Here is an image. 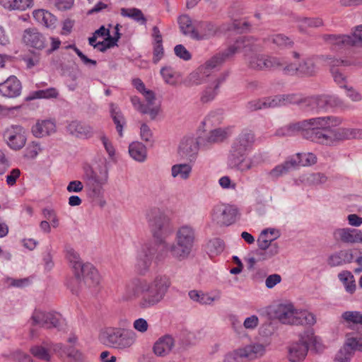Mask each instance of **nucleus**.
I'll list each match as a JSON object with an SVG mask.
<instances>
[{"label":"nucleus","instance_id":"nucleus-1","mask_svg":"<svg viewBox=\"0 0 362 362\" xmlns=\"http://www.w3.org/2000/svg\"><path fill=\"white\" fill-rule=\"evenodd\" d=\"M146 218L153 237L160 245L156 256V262H163L169 257L177 261L187 259L194 247L196 240L194 228L189 225H182L175 233V243L166 241L164 233L167 230L170 219L158 207H151L146 211Z\"/></svg>","mask_w":362,"mask_h":362},{"label":"nucleus","instance_id":"nucleus-2","mask_svg":"<svg viewBox=\"0 0 362 362\" xmlns=\"http://www.w3.org/2000/svg\"><path fill=\"white\" fill-rule=\"evenodd\" d=\"M341 123L342 119L338 117H315L282 127L276 134L291 136L300 132L303 138L329 146L344 140L362 138L360 129L337 128Z\"/></svg>","mask_w":362,"mask_h":362},{"label":"nucleus","instance_id":"nucleus-3","mask_svg":"<svg viewBox=\"0 0 362 362\" xmlns=\"http://www.w3.org/2000/svg\"><path fill=\"white\" fill-rule=\"evenodd\" d=\"M255 141V135L250 130H243L234 141L228 159V165L231 169L245 173L265 161L262 153H255L251 157L245 155Z\"/></svg>","mask_w":362,"mask_h":362},{"label":"nucleus","instance_id":"nucleus-4","mask_svg":"<svg viewBox=\"0 0 362 362\" xmlns=\"http://www.w3.org/2000/svg\"><path fill=\"white\" fill-rule=\"evenodd\" d=\"M66 258L72 267L76 277L68 284V287L74 294H78V288L76 286L82 284L88 287H95L99 284L100 275L98 270L90 263L83 264L79 255L71 247L66 248Z\"/></svg>","mask_w":362,"mask_h":362},{"label":"nucleus","instance_id":"nucleus-5","mask_svg":"<svg viewBox=\"0 0 362 362\" xmlns=\"http://www.w3.org/2000/svg\"><path fill=\"white\" fill-rule=\"evenodd\" d=\"M170 286V279L165 274H158L151 281L143 279L139 307L146 310L156 306L164 300Z\"/></svg>","mask_w":362,"mask_h":362},{"label":"nucleus","instance_id":"nucleus-6","mask_svg":"<svg viewBox=\"0 0 362 362\" xmlns=\"http://www.w3.org/2000/svg\"><path fill=\"white\" fill-rule=\"evenodd\" d=\"M103 344L118 350L131 348L136 341V334L132 329L108 327L101 334Z\"/></svg>","mask_w":362,"mask_h":362},{"label":"nucleus","instance_id":"nucleus-7","mask_svg":"<svg viewBox=\"0 0 362 362\" xmlns=\"http://www.w3.org/2000/svg\"><path fill=\"white\" fill-rule=\"evenodd\" d=\"M265 346L259 343H252L238 348L226 354L224 362H247L262 356L265 353Z\"/></svg>","mask_w":362,"mask_h":362},{"label":"nucleus","instance_id":"nucleus-8","mask_svg":"<svg viewBox=\"0 0 362 362\" xmlns=\"http://www.w3.org/2000/svg\"><path fill=\"white\" fill-rule=\"evenodd\" d=\"M317 338L311 332L300 336L298 341L291 344L288 347V358L291 362H302L307 356L310 345H316Z\"/></svg>","mask_w":362,"mask_h":362},{"label":"nucleus","instance_id":"nucleus-9","mask_svg":"<svg viewBox=\"0 0 362 362\" xmlns=\"http://www.w3.org/2000/svg\"><path fill=\"white\" fill-rule=\"evenodd\" d=\"M246 61L250 69L257 71L279 69L285 64L284 59L264 54L249 56Z\"/></svg>","mask_w":362,"mask_h":362},{"label":"nucleus","instance_id":"nucleus-10","mask_svg":"<svg viewBox=\"0 0 362 362\" xmlns=\"http://www.w3.org/2000/svg\"><path fill=\"white\" fill-rule=\"evenodd\" d=\"M238 209L235 206L226 204H218L211 212V221L219 226H228L235 223Z\"/></svg>","mask_w":362,"mask_h":362},{"label":"nucleus","instance_id":"nucleus-11","mask_svg":"<svg viewBox=\"0 0 362 362\" xmlns=\"http://www.w3.org/2000/svg\"><path fill=\"white\" fill-rule=\"evenodd\" d=\"M30 320L32 325H39L46 329L58 328L62 323L60 314L54 312H44L35 310Z\"/></svg>","mask_w":362,"mask_h":362},{"label":"nucleus","instance_id":"nucleus-12","mask_svg":"<svg viewBox=\"0 0 362 362\" xmlns=\"http://www.w3.org/2000/svg\"><path fill=\"white\" fill-rule=\"evenodd\" d=\"M158 251L159 250L156 251L150 243L144 244L141 247L137 254L135 264V267L140 274H144L148 271L153 259L157 264L160 262L156 261V256Z\"/></svg>","mask_w":362,"mask_h":362},{"label":"nucleus","instance_id":"nucleus-13","mask_svg":"<svg viewBox=\"0 0 362 362\" xmlns=\"http://www.w3.org/2000/svg\"><path fill=\"white\" fill-rule=\"evenodd\" d=\"M199 148L204 149L201 144L200 136L197 139L184 137L180 143L178 153L181 157L189 161H194L197 156Z\"/></svg>","mask_w":362,"mask_h":362},{"label":"nucleus","instance_id":"nucleus-14","mask_svg":"<svg viewBox=\"0 0 362 362\" xmlns=\"http://www.w3.org/2000/svg\"><path fill=\"white\" fill-rule=\"evenodd\" d=\"M325 39L336 45H349L359 47L362 45V24L354 28L351 35H327Z\"/></svg>","mask_w":362,"mask_h":362},{"label":"nucleus","instance_id":"nucleus-15","mask_svg":"<svg viewBox=\"0 0 362 362\" xmlns=\"http://www.w3.org/2000/svg\"><path fill=\"white\" fill-rule=\"evenodd\" d=\"M8 146L13 150L21 149L26 143L24 129L18 125L8 128L4 134Z\"/></svg>","mask_w":362,"mask_h":362},{"label":"nucleus","instance_id":"nucleus-16","mask_svg":"<svg viewBox=\"0 0 362 362\" xmlns=\"http://www.w3.org/2000/svg\"><path fill=\"white\" fill-rule=\"evenodd\" d=\"M23 42L28 47L42 50L47 46L46 37L35 28L25 29L22 35Z\"/></svg>","mask_w":362,"mask_h":362},{"label":"nucleus","instance_id":"nucleus-17","mask_svg":"<svg viewBox=\"0 0 362 362\" xmlns=\"http://www.w3.org/2000/svg\"><path fill=\"white\" fill-rule=\"evenodd\" d=\"M21 83L15 76H10L0 83V94L4 98H17L21 95Z\"/></svg>","mask_w":362,"mask_h":362},{"label":"nucleus","instance_id":"nucleus-18","mask_svg":"<svg viewBox=\"0 0 362 362\" xmlns=\"http://www.w3.org/2000/svg\"><path fill=\"white\" fill-rule=\"evenodd\" d=\"M296 310L292 303H280L274 308L273 313L281 322L293 325Z\"/></svg>","mask_w":362,"mask_h":362},{"label":"nucleus","instance_id":"nucleus-19","mask_svg":"<svg viewBox=\"0 0 362 362\" xmlns=\"http://www.w3.org/2000/svg\"><path fill=\"white\" fill-rule=\"evenodd\" d=\"M257 39L252 36L239 37L235 42L227 49V56H233L239 51H252L255 49Z\"/></svg>","mask_w":362,"mask_h":362},{"label":"nucleus","instance_id":"nucleus-20","mask_svg":"<svg viewBox=\"0 0 362 362\" xmlns=\"http://www.w3.org/2000/svg\"><path fill=\"white\" fill-rule=\"evenodd\" d=\"M175 346V340L171 335L165 334L158 338L153 344V351L159 357L168 356Z\"/></svg>","mask_w":362,"mask_h":362},{"label":"nucleus","instance_id":"nucleus-21","mask_svg":"<svg viewBox=\"0 0 362 362\" xmlns=\"http://www.w3.org/2000/svg\"><path fill=\"white\" fill-rule=\"evenodd\" d=\"M228 129L217 128L211 130L204 136H200L201 144L204 149H208L213 144L225 140L229 136Z\"/></svg>","mask_w":362,"mask_h":362},{"label":"nucleus","instance_id":"nucleus-22","mask_svg":"<svg viewBox=\"0 0 362 362\" xmlns=\"http://www.w3.org/2000/svg\"><path fill=\"white\" fill-rule=\"evenodd\" d=\"M143 279H134L125 284L122 293V300L129 301L142 294Z\"/></svg>","mask_w":362,"mask_h":362},{"label":"nucleus","instance_id":"nucleus-23","mask_svg":"<svg viewBox=\"0 0 362 362\" xmlns=\"http://www.w3.org/2000/svg\"><path fill=\"white\" fill-rule=\"evenodd\" d=\"M83 178L84 182L106 184L108 180V171L105 168L97 171L94 170L90 166L86 165L83 167Z\"/></svg>","mask_w":362,"mask_h":362},{"label":"nucleus","instance_id":"nucleus-24","mask_svg":"<svg viewBox=\"0 0 362 362\" xmlns=\"http://www.w3.org/2000/svg\"><path fill=\"white\" fill-rule=\"evenodd\" d=\"M194 31L193 39L202 40L215 35L217 32V28L209 22L196 21Z\"/></svg>","mask_w":362,"mask_h":362},{"label":"nucleus","instance_id":"nucleus-25","mask_svg":"<svg viewBox=\"0 0 362 362\" xmlns=\"http://www.w3.org/2000/svg\"><path fill=\"white\" fill-rule=\"evenodd\" d=\"M55 131V123L50 119L38 120L31 129L32 134L37 138L49 136Z\"/></svg>","mask_w":362,"mask_h":362},{"label":"nucleus","instance_id":"nucleus-26","mask_svg":"<svg viewBox=\"0 0 362 362\" xmlns=\"http://www.w3.org/2000/svg\"><path fill=\"white\" fill-rule=\"evenodd\" d=\"M353 259L354 255L351 250H341L328 257L327 264L331 267H335L351 263Z\"/></svg>","mask_w":362,"mask_h":362},{"label":"nucleus","instance_id":"nucleus-27","mask_svg":"<svg viewBox=\"0 0 362 362\" xmlns=\"http://www.w3.org/2000/svg\"><path fill=\"white\" fill-rule=\"evenodd\" d=\"M189 298L201 305H211L214 301H217L221 298V292L216 291L213 295L204 293L201 291L192 290L189 292Z\"/></svg>","mask_w":362,"mask_h":362},{"label":"nucleus","instance_id":"nucleus-28","mask_svg":"<svg viewBox=\"0 0 362 362\" xmlns=\"http://www.w3.org/2000/svg\"><path fill=\"white\" fill-rule=\"evenodd\" d=\"M33 15L37 23L47 28L52 30L56 28L57 19L50 12L44 9H38L34 11Z\"/></svg>","mask_w":362,"mask_h":362},{"label":"nucleus","instance_id":"nucleus-29","mask_svg":"<svg viewBox=\"0 0 362 362\" xmlns=\"http://www.w3.org/2000/svg\"><path fill=\"white\" fill-rule=\"evenodd\" d=\"M357 229L351 228H337L333 232V237L335 240L343 243H356Z\"/></svg>","mask_w":362,"mask_h":362},{"label":"nucleus","instance_id":"nucleus-30","mask_svg":"<svg viewBox=\"0 0 362 362\" xmlns=\"http://www.w3.org/2000/svg\"><path fill=\"white\" fill-rule=\"evenodd\" d=\"M66 128L71 134L77 137H90L93 135V128L90 126L78 121H72Z\"/></svg>","mask_w":362,"mask_h":362},{"label":"nucleus","instance_id":"nucleus-31","mask_svg":"<svg viewBox=\"0 0 362 362\" xmlns=\"http://www.w3.org/2000/svg\"><path fill=\"white\" fill-rule=\"evenodd\" d=\"M226 76H221L216 78L211 85L209 86L202 93L201 101L206 103L212 101L217 95L220 85L225 81Z\"/></svg>","mask_w":362,"mask_h":362},{"label":"nucleus","instance_id":"nucleus-32","mask_svg":"<svg viewBox=\"0 0 362 362\" xmlns=\"http://www.w3.org/2000/svg\"><path fill=\"white\" fill-rule=\"evenodd\" d=\"M317 70V59L315 57L306 58L298 65V75L301 76H314Z\"/></svg>","mask_w":362,"mask_h":362},{"label":"nucleus","instance_id":"nucleus-33","mask_svg":"<svg viewBox=\"0 0 362 362\" xmlns=\"http://www.w3.org/2000/svg\"><path fill=\"white\" fill-rule=\"evenodd\" d=\"M192 171V166L189 163L175 164L171 167V176L173 178L187 180L189 178Z\"/></svg>","mask_w":362,"mask_h":362},{"label":"nucleus","instance_id":"nucleus-34","mask_svg":"<svg viewBox=\"0 0 362 362\" xmlns=\"http://www.w3.org/2000/svg\"><path fill=\"white\" fill-rule=\"evenodd\" d=\"M295 163L294 160L288 158L284 163L275 166L269 172L268 175L272 179H278L281 176L288 173L290 170L294 169L293 165Z\"/></svg>","mask_w":362,"mask_h":362},{"label":"nucleus","instance_id":"nucleus-35","mask_svg":"<svg viewBox=\"0 0 362 362\" xmlns=\"http://www.w3.org/2000/svg\"><path fill=\"white\" fill-rule=\"evenodd\" d=\"M130 156L138 162H144L147 156L146 146L141 142H132L129 146Z\"/></svg>","mask_w":362,"mask_h":362},{"label":"nucleus","instance_id":"nucleus-36","mask_svg":"<svg viewBox=\"0 0 362 362\" xmlns=\"http://www.w3.org/2000/svg\"><path fill=\"white\" fill-rule=\"evenodd\" d=\"M293 325L312 326L316 322L315 315L308 310H296Z\"/></svg>","mask_w":362,"mask_h":362},{"label":"nucleus","instance_id":"nucleus-37","mask_svg":"<svg viewBox=\"0 0 362 362\" xmlns=\"http://www.w3.org/2000/svg\"><path fill=\"white\" fill-rule=\"evenodd\" d=\"M291 160H294V168L298 166H309L312 165L317 162V157L313 153H298L295 156L290 158Z\"/></svg>","mask_w":362,"mask_h":362},{"label":"nucleus","instance_id":"nucleus-38","mask_svg":"<svg viewBox=\"0 0 362 362\" xmlns=\"http://www.w3.org/2000/svg\"><path fill=\"white\" fill-rule=\"evenodd\" d=\"M177 21L181 32L184 35H189L193 39L196 28V21L192 23L190 18L187 15L180 16Z\"/></svg>","mask_w":362,"mask_h":362},{"label":"nucleus","instance_id":"nucleus-39","mask_svg":"<svg viewBox=\"0 0 362 362\" xmlns=\"http://www.w3.org/2000/svg\"><path fill=\"white\" fill-rule=\"evenodd\" d=\"M339 281L343 284L347 293L353 294L356 291L354 276L349 271H342L338 274Z\"/></svg>","mask_w":362,"mask_h":362},{"label":"nucleus","instance_id":"nucleus-40","mask_svg":"<svg viewBox=\"0 0 362 362\" xmlns=\"http://www.w3.org/2000/svg\"><path fill=\"white\" fill-rule=\"evenodd\" d=\"M120 14L123 17L129 18L141 25H146V18H145L142 11L136 8H122L120 9Z\"/></svg>","mask_w":362,"mask_h":362},{"label":"nucleus","instance_id":"nucleus-41","mask_svg":"<svg viewBox=\"0 0 362 362\" xmlns=\"http://www.w3.org/2000/svg\"><path fill=\"white\" fill-rule=\"evenodd\" d=\"M131 103L135 110L142 114L149 115L151 119H154L158 115V109L151 108L148 109V107L145 106V104L141 101V99L137 96H131Z\"/></svg>","mask_w":362,"mask_h":362},{"label":"nucleus","instance_id":"nucleus-42","mask_svg":"<svg viewBox=\"0 0 362 362\" xmlns=\"http://www.w3.org/2000/svg\"><path fill=\"white\" fill-rule=\"evenodd\" d=\"M293 95H275L274 97L264 98L265 108L276 107L291 103Z\"/></svg>","mask_w":362,"mask_h":362},{"label":"nucleus","instance_id":"nucleus-43","mask_svg":"<svg viewBox=\"0 0 362 362\" xmlns=\"http://www.w3.org/2000/svg\"><path fill=\"white\" fill-rule=\"evenodd\" d=\"M279 253V245H271L270 247L265 249H259L256 250L255 255L257 256V259L265 261L272 258Z\"/></svg>","mask_w":362,"mask_h":362},{"label":"nucleus","instance_id":"nucleus-44","mask_svg":"<svg viewBox=\"0 0 362 362\" xmlns=\"http://www.w3.org/2000/svg\"><path fill=\"white\" fill-rule=\"evenodd\" d=\"M30 351L33 356L40 360L49 361L51 359L49 347H46L42 345H35L30 348Z\"/></svg>","mask_w":362,"mask_h":362},{"label":"nucleus","instance_id":"nucleus-45","mask_svg":"<svg viewBox=\"0 0 362 362\" xmlns=\"http://www.w3.org/2000/svg\"><path fill=\"white\" fill-rule=\"evenodd\" d=\"M354 354V351L350 346L347 345V341L346 340L344 346L336 354L334 362H350Z\"/></svg>","mask_w":362,"mask_h":362},{"label":"nucleus","instance_id":"nucleus-46","mask_svg":"<svg viewBox=\"0 0 362 362\" xmlns=\"http://www.w3.org/2000/svg\"><path fill=\"white\" fill-rule=\"evenodd\" d=\"M327 102V97L322 95L308 98L305 100L304 103L310 107V110H315L323 109Z\"/></svg>","mask_w":362,"mask_h":362},{"label":"nucleus","instance_id":"nucleus-47","mask_svg":"<svg viewBox=\"0 0 362 362\" xmlns=\"http://www.w3.org/2000/svg\"><path fill=\"white\" fill-rule=\"evenodd\" d=\"M59 95L58 90L54 88H49L45 90H40L33 92L28 100H33L36 98H56Z\"/></svg>","mask_w":362,"mask_h":362},{"label":"nucleus","instance_id":"nucleus-48","mask_svg":"<svg viewBox=\"0 0 362 362\" xmlns=\"http://www.w3.org/2000/svg\"><path fill=\"white\" fill-rule=\"evenodd\" d=\"M341 317L347 324L362 325L361 312L346 311L341 314Z\"/></svg>","mask_w":362,"mask_h":362},{"label":"nucleus","instance_id":"nucleus-49","mask_svg":"<svg viewBox=\"0 0 362 362\" xmlns=\"http://www.w3.org/2000/svg\"><path fill=\"white\" fill-rule=\"evenodd\" d=\"M85 185L89 197L97 199L103 196V186L105 184L85 182Z\"/></svg>","mask_w":362,"mask_h":362},{"label":"nucleus","instance_id":"nucleus-50","mask_svg":"<svg viewBox=\"0 0 362 362\" xmlns=\"http://www.w3.org/2000/svg\"><path fill=\"white\" fill-rule=\"evenodd\" d=\"M33 0H8L6 8L9 10H25L32 6Z\"/></svg>","mask_w":362,"mask_h":362},{"label":"nucleus","instance_id":"nucleus-51","mask_svg":"<svg viewBox=\"0 0 362 362\" xmlns=\"http://www.w3.org/2000/svg\"><path fill=\"white\" fill-rule=\"evenodd\" d=\"M206 250L211 255H217L224 250V243L219 238L212 239L207 243Z\"/></svg>","mask_w":362,"mask_h":362},{"label":"nucleus","instance_id":"nucleus-52","mask_svg":"<svg viewBox=\"0 0 362 362\" xmlns=\"http://www.w3.org/2000/svg\"><path fill=\"white\" fill-rule=\"evenodd\" d=\"M227 49L222 53H218L214 57H212L210 59H209L205 63V66L206 69H214L216 66L221 64L226 58L230 57V56H227L226 54L227 53Z\"/></svg>","mask_w":362,"mask_h":362},{"label":"nucleus","instance_id":"nucleus-53","mask_svg":"<svg viewBox=\"0 0 362 362\" xmlns=\"http://www.w3.org/2000/svg\"><path fill=\"white\" fill-rule=\"evenodd\" d=\"M111 116L112 117L114 123L116 125L117 131L118 132L119 136H122V129L123 126L125 124V119L123 115L119 110L112 108L111 110Z\"/></svg>","mask_w":362,"mask_h":362},{"label":"nucleus","instance_id":"nucleus-54","mask_svg":"<svg viewBox=\"0 0 362 362\" xmlns=\"http://www.w3.org/2000/svg\"><path fill=\"white\" fill-rule=\"evenodd\" d=\"M141 94L144 95V97L145 98V101H146L145 106L148 107V109L156 107L158 109V114L160 112V105L156 104V95H155L154 92L151 90L146 89Z\"/></svg>","mask_w":362,"mask_h":362},{"label":"nucleus","instance_id":"nucleus-55","mask_svg":"<svg viewBox=\"0 0 362 362\" xmlns=\"http://www.w3.org/2000/svg\"><path fill=\"white\" fill-rule=\"evenodd\" d=\"M271 40L274 44L282 48L290 47L293 45V41L289 37L282 34L272 35Z\"/></svg>","mask_w":362,"mask_h":362},{"label":"nucleus","instance_id":"nucleus-56","mask_svg":"<svg viewBox=\"0 0 362 362\" xmlns=\"http://www.w3.org/2000/svg\"><path fill=\"white\" fill-rule=\"evenodd\" d=\"M41 151V148L37 142L33 141L25 149L24 157L28 159L35 158Z\"/></svg>","mask_w":362,"mask_h":362},{"label":"nucleus","instance_id":"nucleus-57","mask_svg":"<svg viewBox=\"0 0 362 362\" xmlns=\"http://www.w3.org/2000/svg\"><path fill=\"white\" fill-rule=\"evenodd\" d=\"M160 74L166 83L172 86L176 84L177 81L175 78V72L170 67L162 68Z\"/></svg>","mask_w":362,"mask_h":362},{"label":"nucleus","instance_id":"nucleus-58","mask_svg":"<svg viewBox=\"0 0 362 362\" xmlns=\"http://www.w3.org/2000/svg\"><path fill=\"white\" fill-rule=\"evenodd\" d=\"M347 345L350 346L353 350L362 352V336L359 337H354L350 334L346 335Z\"/></svg>","mask_w":362,"mask_h":362},{"label":"nucleus","instance_id":"nucleus-59","mask_svg":"<svg viewBox=\"0 0 362 362\" xmlns=\"http://www.w3.org/2000/svg\"><path fill=\"white\" fill-rule=\"evenodd\" d=\"M268 233V230H264L258 240H257V245L259 249H265L266 247H269L271 246V245H278L276 243H272L274 239H269L268 240L267 238V234Z\"/></svg>","mask_w":362,"mask_h":362},{"label":"nucleus","instance_id":"nucleus-60","mask_svg":"<svg viewBox=\"0 0 362 362\" xmlns=\"http://www.w3.org/2000/svg\"><path fill=\"white\" fill-rule=\"evenodd\" d=\"M259 322V320L258 317L255 315H252L245 319L243 327L246 329L254 330L257 327Z\"/></svg>","mask_w":362,"mask_h":362},{"label":"nucleus","instance_id":"nucleus-61","mask_svg":"<svg viewBox=\"0 0 362 362\" xmlns=\"http://www.w3.org/2000/svg\"><path fill=\"white\" fill-rule=\"evenodd\" d=\"M148 327L149 325L144 318L139 317L133 322V328L141 334L146 332Z\"/></svg>","mask_w":362,"mask_h":362},{"label":"nucleus","instance_id":"nucleus-62","mask_svg":"<svg viewBox=\"0 0 362 362\" xmlns=\"http://www.w3.org/2000/svg\"><path fill=\"white\" fill-rule=\"evenodd\" d=\"M344 88L346 89V95L351 101L358 103L362 100V94L358 90L351 86H344Z\"/></svg>","mask_w":362,"mask_h":362},{"label":"nucleus","instance_id":"nucleus-63","mask_svg":"<svg viewBox=\"0 0 362 362\" xmlns=\"http://www.w3.org/2000/svg\"><path fill=\"white\" fill-rule=\"evenodd\" d=\"M175 54L179 58L187 61L192 58V55L182 45H177L174 48Z\"/></svg>","mask_w":362,"mask_h":362},{"label":"nucleus","instance_id":"nucleus-64","mask_svg":"<svg viewBox=\"0 0 362 362\" xmlns=\"http://www.w3.org/2000/svg\"><path fill=\"white\" fill-rule=\"evenodd\" d=\"M282 280L281 275L278 274H273L269 275L265 279V286L267 288H273L275 286L279 284Z\"/></svg>","mask_w":362,"mask_h":362}]
</instances>
